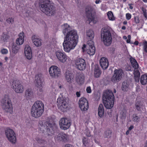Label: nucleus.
<instances>
[{
  "mask_svg": "<svg viewBox=\"0 0 147 147\" xmlns=\"http://www.w3.org/2000/svg\"><path fill=\"white\" fill-rule=\"evenodd\" d=\"M78 39L77 31L72 30L67 32L64 38L63 44L64 51L69 52L76 46Z\"/></svg>",
  "mask_w": 147,
  "mask_h": 147,
  "instance_id": "nucleus-1",
  "label": "nucleus"
},
{
  "mask_svg": "<svg viewBox=\"0 0 147 147\" xmlns=\"http://www.w3.org/2000/svg\"><path fill=\"white\" fill-rule=\"evenodd\" d=\"M39 5L40 10L48 16H54L56 13L55 7L51 1L40 0Z\"/></svg>",
  "mask_w": 147,
  "mask_h": 147,
  "instance_id": "nucleus-2",
  "label": "nucleus"
},
{
  "mask_svg": "<svg viewBox=\"0 0 147 147\" xmlns=\"http://www.w3.org/2000/svg\"><path fill=\"white\" fill-rule=\"evenodd\" d=\"M102 99L104 105L107 109H111L113 107L114 97L111 90H106L104 92Z\"/></svg>",
  "mask_w": 147,
  "mask_h": 147,
  "instance_id": "nucleus-3",
  "label": "nucleus"
},
{
  "mask_svg": "<svg viewBox=\"0 0 147 147\" xmlns=\"http://www.w3.org/2000/svg\"><path fill=\"white\" fill-rule=\"evenodd\" d=\"M44 109L43 104L41 101H36L32 106L31 112L33 117H40L42 114Z\"/></svg>",
  "mask_w": 147,
  "mask_h": 147,
  "instance_id": "nucleus-4",
  "label": "nucleus"
},
{
  "mask_svg": "<svg viewBox=\"0 0 147 147\" xmlns=\"http://www.w3.org/2000/svg\"><path fill=\"white\" fill-rule=\"evenodd\" d=\"M1 106L3 111L11 114L13 111V107L10 99L8 96H5L2 100Z\"/></svg>",
  "mask_w": 147,
  "mask_h": 147,
  "instance_id": "nucleus-5",
  "label": "nucleus"
},
{
  "mask_svg": "<svg viewBox=\"0 0 147 147\" xmlns=\"http://www.w3.org/2000/svg\"><path fill=\"white\" fill-rule=\"evenodd\" d=\"M101 37L104 45L106 46L110 45L112 42V38L110 31L105 28H103L101 31Z\"/></svg>",
  "mask_w": 147,
  "mask_h": 147,
  "instance_id": "nucleus-6",
  "label": "nucleus"
},
{
  "mask_svg": "<svg viewBox=\"0 0 147 147\" xmlns=\"http://www.w3.org/2000/svg\"><path fill=\"white\" fill-rule=\"evenodd\" d=\"M57 102L59 109L63 112L67 111L68 108V101L66 98L63 96L59 97Z\"/></svg>",
  "mask_w": 147,
  "mask_h": 147,
  "instance_id": "nucleus-7",
  "label": "nucleus"
},
{
  "mask_svg": "<svg viewBox=\"0 0 147 147\" xmlns=\"http://www.w3.org/2000/svg\"><path fill=\"white\" fill-rule=\"evenodd\" d=\"M92 7L89 5L87 6L85 9L86 15L88 18L87 21L90 24L91 22L95 24L97 22L95 16L92 13Z\"/></svg>",
  "mask_w": 147,
  "mask_h": 147,
  "instance_id": "nucleus-8",
  "label": "nucleus"
},
{
  "mask_svg": "<svg viewBox=\"0 0 147 147\" xmlns=\"http://www.w3.org/2000/svg\"><path fill=\"white\" fill-rule=\"evenodd\" d=\"M123 73V72L121 69H115L111 78V81L115 84L117 83L121 80Z\"/></svg>",
  "mask_w": 147,
  "mask_h": 147,
  "instance_id": "nucleus-9",
  "label": "nucleus"
},
{
  "mask_svg": "<svg viewBox=\"0 0 147 147\" xmlns=\"http://www.w3.org/2000/svg\"><path fill=\"white\" fill-rule=\"evenodd\" d=\"M5 132L6 136L9 141L13 144L15 143L16 138L14 131L11 129L7 128L5 130Z\"/></svg>",
  "mask_w": 147,
  "mask_h": 147,
  "instance_id": "nucleus-10",
  "label": "nucleus"
},
{
  "mask_svg": "<svg viewBox=\"0 0 147 147\" xmlns=\"http://www.w3.org/2000/svg\"><path fill=\"white\" fill-rule=\"evenodd\" d=\"M12 88L18 93H22L24 90L21 82L17 80H14L13 81Z\"/></svg>",
  "mask_w": 147,
  "mask_h": 147,
  "instance_id": "nucleus-11",
  "label": "nucleus"
},
{
  "mask_svg": "<svg viewBox=\"0 0 147 147\" xmlns=\"http://www.w3.org/2000/svg\"><path fill=\"white\" fill-rule=\"evenodd\" d=\"M76 67L80 70H84L86 67V63L85 60L81 58H78L74 60Z\"/></svg>",
  "mask_w": 147,
  "mask_h": 147,
  "instance_id": "nucleus-12",
  "label": "nucleus"
},
{
  "mask_svg": "<svg viewBox=\"0 0 147 147\" xmlns=\"http://www.w3.org/2000/svg\"><path fill=\"white\" fill-rule=\"evenodd\" d=\"M58 129L56 125L54 123H49L46 132L48 136H51L55 134L56 132H57Z\"/></svg>",
  "mask_w": 147,
  "mask_h": 147,
  "instance_id": "nucleus-13",
  "label": "nucleus"
},
{
  "mask_svg": "<svg viewBox=\"0 0 147 147\" xmlns=\"http://www.w3.org/2000/svg\"><path fill=\"white\" fill-rule=\"evenodd\" d=\"M59 125L61 129L65 130L69 127L71 125V123L67 119L63 118L60 120Z\"/></svg>",
  "mask_w": 147,
  "mask_h": 147,
  "instance_id": "nucleus-14",
  "label": "nucleus"
},
{
  "mask_svg": "<svg viewBox=\"0 0 147 147\" xmlns=\"http://www.w3.org/2000/svg\"><path fill=\"white\" fill-rule=\"evenodd\" d=\"M49 72L50 76L52 77H57L60 74V69L56 66H51L49 68Z\"/></svg>",
  "mask_w": 147,
  "mask_h": 147,
  "instance_id": "nucleus-15",
  "label": "nucleus"
},
{
  "mask_svg": "<svg viewBox=\"0 0 147 147\" xmlns=\"http://www.w3.org/2000/svg\"><path fill=\"white\" fill-rule=\"evenodd\" d=\"M79 107L82 111H85L88 108V103L86 99L84 97L80 98L78 102Z\"/></svg>",
  "mask_w": 147,
  "mask_h": 147,
  "instance_id": "nucleus-16",
  "label": "nucleus"
},
{
  "mask_svg": "<svg viewBox=\"0 0 147 147\" xmlns=\"http://www.w3.org/2000/svg\"><path fill=\"white\" fill-rule=\"evenodd\" d=\"M54 139L56 142H65L67 140V136L63 133H59V130L54 134Z\"/></svg>",
  "mask_w": 147,
  "mask_h": 147,
  "instance_id": "nucleus-17",
  "label": "nucleus"
},
{
  "mask_svg": "<svg viewBox=\"0 0 147 147\" xmlns=\"http://www.w3.org/2000/svg\"><path fill=\"white\" fill-rule=\"evenodd\" d=\"M56 55L58 60L62 63H65L67 61L69 58L64 52L60 51H57L56 52Z\"/></svg>",
  "mask_w": 147,
  "mask_h": 147,
  "instance_id": "nucleus-18",
  "label": "nucleus"
},
{
  "mask_svg": "<svg viewBox=\"0 0 147 147\" xmlns=\"http://www.w3.org/2000/svg\"><path fill=\"white\" fill-rule=\"evenodd\" d=\"M135 105L136 109L138 111L142 112L145 110V105L142 101L137 99L135 102Z\"/></svg>",
  "mask_w": 147,
  "mask_h": 147,
  "instance_id": "nucleus-19",
  "label": "nucleus"
},
{
  "mask_svg": "<svg viewBox=\"0 0 147 147\" xmlns=\"http://www.w3.org/2000/svg\"><path fill=\"white\" fill-rule=\"evenodd\" d=\"M99 62L101 67L103 69H105L108 67L109 62L108 59L106 58H101Z\"/></svg>",
  "mask_w": 147,
  "mask_h": 147,
  "instance_id": "nucleus-20",
  "label": "nucleus"
},
{
  "mask_svg": "<svg viewBox=\"0 0 147 147\" xmlns=\"http://www.w3.org/2000/svg\"><path fill=\"white\" fill-rule=\"evenodd\" d=\"M49 123L44 121H40L39 127L42 132L46 131Z\"/></svg>",
  "mask_w": 147,
  "mask_h": 147,
  "instance_id": "nucleus-21",
  "label": "nucleus"
},
{
  "mask_svg": "<svg viewBox=\"0 0 147 147\" xmlns=\"http://www.w3.org/2000/svg\"><path fill=\"white\" fill-rule=\"evenodd\" d=\"M85 77L82 73H78L76 78V82L79 84H81L84 83Z\"/></svg>",
  "mask_w": 147,
  "mask_h": 147,
  "instance_id": "nucleus-22",
  "label": "nucleus"
},
{
  "mask_svg": "<svg viewBox=\"0 0 147 147\" xmlns=\"http://www.w3.org/2000/svg\"><path fill=\"white\" fill-rule=\"evenodd\" d=\"M35 84L36 86L39 88L42 86L43 84V78L40 75H38L35 76Z\"/></svg>",
  "mask_w": 147,
  "mask_h": 147,
  "instance_id": "nucleus-23",
  "label": "nucleus"
},
{
  "mask_svg": "<svg viewBox=\"0 0 147 147\" xmlns=\"http://www.w3.org/2000/svg\"><path fill=\"white\" fill-rule=\"evenodd\" d=\"M32 40L34 45L37 47L41 46L42 45L41 40L38 38L35 35H33L32 37Z\"/></svg>",
  "mask_w": 147,
  "mask_h": 147,
  "instance_id": "nucleus-24",
  "label": "nucleus"
},
{
  "mask_svg": "<svg viewBox=\"0 0 147 147\" xmlns=\"http://www.w3.org/2000/svg\"><path fill=\"white\" fill-rule=\"evenodd\" d=\"M65 77L66 81L68 82H71L74 78L72 73L69 71H67L65 74Z\"/></svg>",
  "mask_w": 147,
  "mask_h": 147,
  "instance_id": "nucleus-25",
  "label": "nucleus"
},
{
  "mask_svg": "<svg viewBox=\"0 0 147 147\" xmlns=\"http://www.w3.org/2000/svg\"><path fill=\"white\" fill-rule=\"evenodd\" d=\"M85 49L86 52L90 55H93L95 53V48L94 46H92Z\"/></svg>",
  "mask_w": 147,
  "mask_h": 147,
  "instance_id": "nucleus-26",
  "label": "nucleus"
},
{
  "mask_svg": "<svg viewBox=\"0 0 147 147\" xmlns=\"http://www.w3.org/2000/svg\"><path fill=\"white\" fill-rule=\"evenodd\" d=\"M129 60L132 67L134 69L137 70L138 67V65L136 60L132 57L130 58Z\"/></svg>",
  "mask_w": 147,
  "mask_h": 147,
  "instance_id": "nucleus-27",
  "label": "nucleus"
},
{
  "mask_svg": "<svg viewBox=\"0 0 147 147\" xmlns=\"http://www.w3.org/2000/svg\"><path fill=\"white\" fill-rule=\"evenodd\" d=\"M86 35L88 38L90 39H92L94 38V34L92 30L90 29L87 30L86 31Z\"/></svg>",
  "mask_w": 147,
  "mask_h": 147,
  "instance_id": "nucleus-28",
  "label": "nucleus"
},
{
  "mask_svg": "<svg viewBox=\"0 0 147 147\" xmlns=\"http://www.w3.org/2000/svg\"><path fill=\"white\" fill-rule=\"evenodd\" d=\"M92 46H94V42L92 40L88 41L86 45V46L85 44H84L82 48L83 52H84L85 51V48H88V47H90Z\"/></svg>",
  "mask_w": 147,
  "mask_h": 147,
  "instance_id": "nucleus-29",
  "label": "nucleus"
},
{
  "mask_svg": "<svg viewBox=\"0 0 147 147\" xmlns=\"http://www.w3.org/2000/svg\"><path fill=\"white\" fill-rule=\"evenodd\" d=\"M104 111L102 104H100L98 108V114L99 117H102L104 115Z\"/></svg>",
  "mask_w": 147,
  "mask_h": 147,
  "instance_id": "nucleus-30",
  "label": "nucleus"
},
{
  "mask_svg": "<svg viewBox=\"0 0 147 147\" xmlns=\"http://www.w3.org/2000/svg\"><path fill=\"white\" fill-rule=\"evenodd\" d=\"M101 74V71L100 69L98 66L96 65L95 66L94 70V75L95 77L97 78L99 77Z\"/></svg>",
  "mask_w": 147,
  "mask_h": 147,
  "instance_id": "nucleus-31",
  "label": "nucleus"
},
{
  "mask_svg": "<svg viewBox=\"0 0 147 147\" xmlns=\"http://www.w3.org/2000/svg\"><path fill=\"white\" fill-rule=\"evenodd\" d=\"M62 31L63 34L65 35V34L70 30V27L67 24H65L62 26Z\"/></svg>",
  "mask_w": 147,
  "mask_h": 147,
  "instance_id": "nucleus-32",
  "label": "nucleus"
},
{
  "mask_svg": "<svg viewBox=\"0 0 147 147\" xmlns=\"http://www.w3.org/2000/svg\"><path fill=\"white\" fill-rule=\"evenodd\" d=\"M9 36L7 33H3L0 37L1 40L4 42H7L9 38Z\"/></svg>",
  "mask_w": 147,
  "mask_h": 147,
  "instance_id": "nucleus-33",
  "label": "nucleus"
},
{
  "mask_svg": "<svg viewBox=\"0 0 147 147\" xmlns=\"http://www.w3.org/2000/svg\"><path fill=\"white\" fill-rule=\"evenodd\" d=\"M140 82L143 85H145L147 84V75L144 74L142 75L140 78Z\"/></svg>",
  "mask_w": 147,
  "mask_h": 147,
  "instance_id": "nucleus-34",
  "label": "nucleus"
},
{
  "mask_svg": "<svg viewBox=\"0 0 147 147\" xmlns=\"http://www.w3.org/2000/svg\"><path fill=\"white\" fill-rule=\"evenodd\" d=\"M20 48V46L16 45V44L13 43L12 47V50L13 53L16 54L18 52Z\"/></svg>",
  "mask_w": 147,
  "mask_h": 147,
  "instance_id": "nucleus-35",
  "label": "nucleus"
},
{
  "mask_svg": "<svg viewBox=\"0 0 147 147\" xmlns=\"http://www.w3.org/2000/svg\"><path fill=\"white\" fill-rule=\"evenodd\" d=\"M25 95L27 98H30L33 96V92L31 88L27 89L25 92Z\"/></svg>",
  "mask_w": 147,
  "mask_h": 147,
  "instance_id": "nucleus-36",
  "label": "nucleus"
},
{
  "mask_svg": "<svg viewBox=\"0 0 147 147\" xmlns=\"http://www.w3.org/2000/svg\"><path fill=\"white\" fill-rule=\"evenodd\" d=\"M134 79L135 81L136 82H139L140 76V73L138 70L137 69H134Z\"/></svg>",
  "mask_w": 147,
  "mask_h": 147,
  "instance_id": "nucleus-37",
  "label": "nucleus"
},
{
  "mask_svg": "<svg viewBox=\"0 0 147 147\" xmlns=\"http://www.w3.org/2000/svg\"><path fill=\"white\" fill-rule=\"evenodd\" d=\"M129 84L127 81H125L122 84L121 88L123 91H125L127 90Z\"/></svg>",
  "mask_w": 147,
  "mask_h": 147,
  "instance_id": "nucleus-38",
  "label": "nucleus"
},
{
  "mask_svg": "<svg viewBox=\"0 0 147 147\" xmlns=\"http://www.w3.org/2000/svg\"><path fill=\"white\" fill-rule=\"evenodd\" d=\"M111 134V131L109 130H106L104 136L106 138L110 137Z\"/></svg>",
  "mask_w": 147,
  "mask_h": 147,
  "instance_id": "nucleus-39",
  "label": "nucleus"
},
{
  "mask_svg": "<svg viewBox=\"0 0 147 147\" xmlns=\"http://www.w3.org/2000/svg\"><path fill=\"white\" fill-rule=\"evenodd\" d=\"M140 117L136 114H133L132 116V120L134 122H138L139 120Z\"/></svg>",
  "mask_w": 147,
  "mask_h": 147,
  "instance_id": "nucleus-40",
  "label": "nucleus"
},
{
  "mask_svg": "<svg viewBox=\"0 0 147 147\" xmlns=\"http://www.w3.org/2000/svg\"><path fill=\"white\" fill-rule=\"evenodd\" d=\"M107 15L109 20H113L114 19L113 14L111 11H109Z\"/></svg>",
  "mask_w": 147,
  "mask_h": 147,
  "instance_id": "nucleus-41",
  "label": "nucleus"
},
{
  "mask_svg": "<svg viewBox=\"0 0 147 147\" xmlns=\"http://www.w3.org/2000/svg\"><path fill=\"white\" fill-rule=\"evenodd\" d=\"M6 21L9 24H12L14 23V19L12 17L6 19Z\"/></svg>",
  "mask_w": 147,
  "mask_h": 147,
  "instance_id": "nucleus-42",
  "label": "nucleus"
},
{
  "mask_svg": "<svg viewBox=\"0 0 147 147\" xmlns=\"http://www.w3.org/2000/svg\"><path fill=\"white\" fill-rule=\"evenodd\" d=\"M24 33L23 32H20L19 35V38H21L20 40L21 41V42H22L23 40H24Z\"/></svg>",
  "mask_w": 147,
  "mask_h": 147,
  "instance_id": "nucleus-43",
  "label": "nucleus"
},
{
  "mask_svg": "<svg viewBox=\"0 0 147 147\" xmlns=\"http://www.w3.org/2000/svg\"><path fill=\"white\" fill-rule=\"evenodd\" d=\"M143 48L145 52L147 53V41H144L143 42Z\"/></svg>",
  "mask_w": 147,
  "mask_h": 147,
  "instance_id": "nucleus-44",
  "label": "nucleus"
},
{
  "mask_svg": "<svg viewBox=\"0 0 147 147\" xmlns=\"http://www.w3.org/2000/svg\"><path fill=\"white\" fill-rule=\"evenodd\" d=\"M21 40V38H18L16 40V43L18 45H19L20 46V45H22L24 42V40H23V41L22 42H21V41L20 40Z\"/></svg>",
  "mask_w": 147,
  "mask_h": 147,
  "instance_id": "nucleus-45",
  "label": "nucleus"
},
{
  "mask_svg": "<svg viewBox=\"0 0 147 147\" xmlns=\"http://www.w3.org/2000/svg\"><path fill=\"white\" fill-rule=\"evenodd\" d=\"M87 139L86 138L83 137L82 138V142L83 144L86 146L88 144V142L87 141Z\"/></svg>",
  "mask_w": 147,
  "mask_h": 147,
  "instance_id": "nucleus-46",
  "label": "nucleus"
},
{
  "mask_svg": "<svg viewBox=\"0 0 147 147\" xmlns=\"http://www.w3.org/2000/svg\"><path fill=\"white\" fill-rule=\"evenodd\" d=\"M31 51L30 47L28 45H26L25 48V52Z\"/></svg>",
  "mask_w": 147,
  "mask_h": 147,
  "instance_id": "nucleus-47",
  "label": "nucleus"
},
{
  "mask_svg": "<svg viewBox=\"0 0 147 147\" xmlns=\"http://www.w3.org/2000/svg\"><path fill=\"white\" fill-rule=\"evenodd\" d=\"M36 140L39 143H42L44 142V140L41 138H36Z\"/></svg>",
  "mask_w": 147,
  "mask_h": 147,
  "instance_id": "nucleus-48",
  "label": "nucleus"
},
{
  "mask_svg": "<svg viewBox=\"0 0 147 147\" xmlns=\"http://www.w3.org/2000/svg\"><path fill=\"white\" fill-rule=\"evenodd\" d=\"M1 53L3 54H6L8 53V51L6 49H3L1 50Z\"/></svg>",
  "mask_w": 147,
  "mask_h": 147,
  "instance_id": "nucleus-49",
  "label": "nucleus"
},
{
  "mask_svg": "<svg viewBox=\"0 0 147 147\" xmlns=\"http://www.w3.org/2000/svg\"><path fill=\"white\" fill-rule=\"evenodd\" d=\"M126 19L127 20H129L131 18V15L129 13H126Z\"/></svg>",
  "mask_w": 147,
  "mask_h": 147,
  "instance_id": "nucleus-50",
  "label": "nucleus"
},
{
  "mask_svg": "<svg viewBox=\"0 0 147 147\" xmlns=\"http://www.w3.org/2000/svg\"><path fill=\"white\" fill-rule=\"evenodd\" d=\"M26 57L28 59H30L32 57V53H28L27 55H25Z\"/></svg>",
  "mask_w": 147,
  "mask_h": 147,
  "instance_id": "nucleus-51",
  "label": "nucleus"
},
{
  "mask_svg": "<svg viewBox=\"0 0 147 147\" xmlns=\"http://www.w3.org/2000/svg\"><path fill=\"white\" fill-rule=\"evenodd\" d=\"M134 21L135 23L136 24L138 23L139 22V20L138 18V17L136 16L134 17Z\"/></svg>",
  "mask_w": 147,
  "mask_h": 147,
  "instance_id": "nucleus-52",
  "label": "nucleus"
},
{
  "mask_svg": "<svg viewBox=\"0 0 147 147\" xmlns=\"http://www.w3.org/2000/svg\"><path fill=\"white\" fill-rule=\"evenodd\" d=\"M86 90L88 93H90L91 92V90L90 87H88L86 89Z\"/></svg>",
  "mask_w": 147,
  "mask_h": 147,
  "instance_id": "nucleus-53",
  "label": "nucleus"
},
{
  "mask_svg": "<svg viewBox=\"0 0 147 147\" xmlns=\"http://www.w3.org/2000/svg\"><path fill=\"white\" fill-rule=\"evenodd\" d=\"M76 94L78 97H79L80 96V92H76Z\"/></svg>",
  "mask_w": 147,
  "mask_h": 147,
  "instance_id": "nucleus-54",
  "label": "nucleus"
},
{
  "mask_svg": "<svg viewBox=\"0 0 147 147\" xmlns=\"http://www.w3.org/2000/svg\"><path fill=\"white\" fill-rule=\"evenodd\" d=\"M65 147H74L73 145L69 144H67L66 145H65Z\"/></svg>",
  "mask_w": 147,
  "mask_h": 147,
  "instance_id": "nucleus-55",
  "label": "nucleus"
},
{
  "mask_svg": "<svg viewBox=\"0 0 147 147\" xmlns=\"http://www.w3.org/2000/svg\"><path fill=\"white\" fill-rule=\"evenodd\" d=\"M136 91L138 92L140 90V87L139 86H137L136 88Z\"/></svg>",
  "mask_w": 147,
  "mask_h": 147,
  "instance_id": "nucleus-56",
  "label": "nucleus"
},
{
  "mask_svg": "<svg viewBox=\"0 0 147 147\" xmlns=\"http://www.w3.org/2000/svg\"><path fill=\"white\" fill-rule=\"evenodd\" d=\"M5 3V0H0V4L3 5Z\"/></svg>",
  "mask_w": 147,
  "mask_h": 147,
  "instance_id": "nucleus-57",
  "label": "nucleus"
},
{
  "mask_svg": "<svg viewBox=\"0 0 147 147\" xmlns=\"http://www.w3.org/2000/svg\"><path fill=\"white\" fill-rule=\"evenodd\" d=\"M134 126L132 125H131L128 128V130L131 131L132 129L134 128Z\"/></svg>",
  "mask_w": 147,
  "mask_h": 147,
  "instance_id": "nucleus-58",
  "label": "nucleus"
},
{
  "mask_svg": "<svg viewBox=\"0 0 147 147\" xmlns=\"http://www.w3.org/2000/svg\"><path fill=\"white\" fill-rule=\"evenodd\" d=\"M25 55H27L28 53H32V51L24 52Z\"/></svg>",
  "mask_w": 147,
  "mask_h": 147,
  "instance_id": "nucleus-59",
  "label": "nucleus"
},
{
  "mask_svg": "<svg viewBox=\"0 0 147 147\" xmlns=\"http://www.w3.org/2000/svg\"><path fill=\"white\" fill-rule=\"evenodd\" d=\"M101 1L100 0H96L95 1V3L96 4H97L99 3L100 2H101Z\"/></svg>",
  "mask_w": 147,
  "mask_h": 147,
  "instance_id": "nucleus-60",
  "label": "nucleus"
},
{
  "mask_svg": "<svg viewBox=\"0 0 147 147\" xmlns=\"http://www.w3.org/2000/svg\"><path fill=\"white\" fill-rule=\"evenodd\" d=\"M134 44L135 45H137L138 44V42L136 41L135 42Z\"/></svg>",
  "mask_w": 147,
  "mask_h": 147,
  "instance_id": "nucleus-61",
  "label": "nucleus"
},
{
  "mask_svg": "<svg viewBox=\"0 0 147 147\" xmlns=\"http://www.w3.org/2000/svg\"><path fill=\"white\" fill-rule=\"evenodd\" d=\"M144 147H147V140L146 141L144 144Z\"/></svg>",
  "mask_w": 147,
  "mask_h": 147,
  "instance_id": "nucleus-62",
  "label": "nucleus"
},
{
  "mask_svg": "<svg viewBox=\"0 0 147 147\" xmlns=\"http://www.w3.org/2000/svg\"><path fill=\"white\" fill-rule=\"evenodd\" d=\"M130 39H128L126 40V42H127V43H130Z\"/></svg>",
  "mask_w": 147,
  "mask_h": 147,
  "instance_id": "nucleus-63",
  "label": "nucleus"
},
{
  "mask_svg": "<svg viewBox=\"0 0 147 147\" xmlns=\"http://www.w3.org/2000/svg\"><path fill=\"white\" fill-rule=\"evenodd\" d=\"M121 29L122 30H125L126 29V27L125 26H123L122 27Z\"/></svg>",
  "mask_w": 147,
  "mask_h": 147,
  "instance_id": "nucleus-64",
  "label": "nucleus"
}]
</instances>
